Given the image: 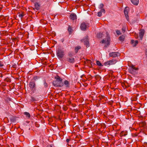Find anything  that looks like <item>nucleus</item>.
Instances as JSON below:
<instances>
[{
	"instance_id": "1",
	"label": "nucleus",
	"mask_w": 147,
	"mask_h": 147,
	"mask_svg": "<svg viewBox=\"0 0 147 147\" xmlns=\"http://www.w3.org/2000/svg\"><path fill=\"white\" fill-rule=\"evenodd\" d=\"M55 79L56 80L53 82V85L57 87H62L64 85L63 83L62 82V79L59 76H57L55 77Z\"/></svg>"
},
{
	"instance_id": "2",
	"label": "nucleus",
	"mask_w": 147,
	"mask_h": 147,
	"mask_svg": "<svg viewBox=\"0 0 147 147\" xmlns=\"http://www.w3.org/2000/svg\"><path fill=\"white\" fill-rule=\"evenodd\" d=\"M57 55L59 59L62 58L65 55L64 51L60 49H57Z\"/></svg>"
},
{
	"instance_id": "3",
	"label": "nucleus",
	"mask_w": 147,
	"mask_h": 147,
	"mask_svg": "<svg viewBox=\"0 0 147 147\" xmlns=\"http://www.w3.org/2000/svg\"><path fill=\"white\" fill-rule=\"evenodd\" d=\"M117 60L115 59H112L111 60H109L105 62L104 65L106 66H109L110 65L115 64L117 62Z\"/></svg>"
},
{
	"instance_id": "4",
	"label": "nucleus",
	"mask_w": 147,
	"mask_h": 147,
	"mask_svg": "<svg viewBox=\"0 0 147 147\" xmlns=\"http://www.w3.org/2000/svg\"><path fill=\"white\" fill-rule=\"evenodd\" d=\"M101 43H105V47H107L109 45L110 43V38L108 37L107 41L106 40H105L104 39L102 40L101 41Z\"/></svg>"
},
{
	"instance_id": "5",
	"label": "nucleus",
	"mask_w": 147,
	"mask_h": 147,
	"mask_svg": "<svg viewBox=\"0 0 147 147\" xmlns=\"http://www.w3.org/2000/svg\"><path fill=\"white\" fill-rule=\"evenodd\" d=\"M129 10V9L128 7H126L124 11L125 16L127 21H129V17L128 15Z\"/></svg>"
},
{
	"instance_id": "6",
	"label": "nucleus",
	"mask_w": 147,
	"mask_h": 147,
	"mask_svg": "<svg viewBox=\"0 0 147 147\" xmlns=\"http://www.w3.org/2000/svg\"><path fill=\"white\" fill-rule=\"evenodd\" d=\"M66 61L71 63H74L75 61V59L72 57H67Z\"/></svg>"
},
{
	"instance_id": "7",
	"label": "nucleus",
	"mask_w": 147,
	"mask_h": 147,
	"mask_svg": "<svg viewBox=\"0 0 147 147\" xmlns=\"http://www.w3.org/2000/svg\"><path fill=\"white\" fill-rule=\"evenodd\" d=\"M119 55V53L117 52H112L109 54V57H117Z\"/></svg>"
},
{
	"instance_id": "8",
	"label": "nucleus",
	"mask_w": 147,
	"mask_h": 147,
	"mask_svg": "<svg viewBox=\"0 0 147 147\" xmlns=\"http://www.w3.org/2000/svg\"><path fill=\"white\" fill-rule=\"evenodd\" d=\"M145 31L144 29H141L139 34V37L141 40H142Z\"/></svg>"
},
{
	"instance_id": "9",
	"label": "nucleus",
	"mask_w": 147,
	"mask_h": 147,
	"mask_svg": "<svg viewBox=\"0 0 147 147\" xmlns=\"http://www.w3.org/2000/svg\"><path fill=\"white\" fill-rule=\"evenodd\" d=\"M87 24H86L85 22H82L80 26L81 29L82 30H85L87 27L88 25Z\"/></svg>"
},
{
	"instance_id": "10",
	"label": "nucleus",
	"mask_w": 147,
	"mask_h": 147,
	"mask_svg": "<svg viewBox=\"0 0 147 147\" xmlns=\"http://www.w3.org/2000/svg\"><path fill=\"white\" fill-rule=\"evenodd\" d=\"M137 70V68H136L134 66L132 65L129 70L130 73L134 74L136 72V71Z\"/></svg>"
},
{
	"instance_id": "11",
	"label": "nucleus",
	"mask_w": 147,
	"mask_h": 147,
	"mask_svg": "<svg viewBox=\"0 0 147 147\" xmlns=\"http://www.w3.org/2000/svg\"><path fill=\"white\" fill-rule=\"evenodd\" d=\"M29 86L30 89L32 90L35 87L36 84L35 82L34 81L30 82L29 84Z\"/></svg>"
},
{
	"instance_id": "12",
	"label": "nucleus",
	"mask_w": 147,
	"mask_h": 147,
	"mask_svg": "<svg viewBox=\"0 0 147 147\" xmlns=\"http://www.w3.org/2000/svg\"><path fill=\"white\" fill-rule=\"evenodd\" d=\"M82 42H84V45H86L87 47L89 46V42L88 41V39L87 37L82 40Z\"/></svg>"
},
{
	"instance_id": "13",
	"label": "nucleus",
	"mask_w": 147,
	"mask_h": 147,
	"mask_svg": "<svg viewBox=\"0 0 147 147\" xmlns=\"http://www.w3.org/2000/svg\"><path fill=\"white\" fill-rule=\"evenodd\" d=\"M70 18L72 20H76L77 19V16L75 13H72L69 16Z\"/></svg>"
},
{
	"instance_id": "14",
	"label": "nucleus",
	"mask_w": 147,
	"mask_h": 147,
	"mask_svg": "<svg viewBox=\"0 0 147 147\" xmlns=\"http://www.w3.org/2000/svg\"><path fill=\"white\" fill-rule=\"evenodd\" d=\"M138 42L137 40L134 41V40H132L131 41V44L133 45L134 47L136 46L138 43Z\"/></svg>"
},
{
	"instance_id": "15",
	"label": "nucleus",
	"mask_w": 147,
	"mask_h": 147,
	"mask_svg": "<svg viewBox=\"0 0 147 147\" xmlns=\"http://www.w3.org/2000/svg\"><path fill=\"white\" fill-rule=\"evenodd\" d=\"M132 3L134 5H137L139 3V0H131Z\"/></svg>"
},
{
	"instance_id": "16",
	"label": "nucleus",
	"mask_w": 147,
	"mask_h": 147,
	"mask_svg": "<svg viewBox=\"0 0 147 147\" xmlns=\"http://www.w3.org/2000/svg\"><path fill=\"white\" fill-rule=\"evenodd\" d=\"M34 6L35 8L38 10L40 8V5L39 3H35Z\"/></svg>"
},
{
	"instance_id": "17",
	"label": "nucleus",
	"mask_w": 147,
	"mask_h": 147,
	"mask_svg": "<svg viewBox=\"0 0 147 147\" xmlns=\"http://www.w3.org/2000/svg\"><path fill=\"white\" fill-rule=\"evenodd\" d=\"M125 38V36L123 35H122L119 37V39L121 41H123L124 40Z\"/></svg>"
},
{
	"instance_id": "18",
	"label": "nucleus",
	"mask_w": 147,
	"mask_h": 147,
	"mask_svg": "<svg viewBox=\"0 0 147 147\" xmlns=\"http://www.w3.org/2000/svg\"><path fill=\"white\" fill-rule=\"evenodd\" d=\"M24 114L25 115H26L27 117L28 118H30V115L29 113L27 112H25Z\"/></svg>"
},
{
	"instance_id": "19",
	"label": "nucleus",
	"mask_w": 147,
	"mask_h": 147,
	"mask_svg": "<svg viewBox=\"0 0 147 147\" xmlns=\"http://www.w3.org/2000/svg\"><path fill=\"white\" fill-rule=\"evenodd\" d=\"M81 49V47L80 46H78L76 47L75 49V51L76 53H77L78 50Z\"/></svg>"
},
{
	"instance_id": "20",
	"label": "nucleus",
	"mask_w": 147,
	"mask_h": 147,
	"mask_svg": "<svg viewBox=\"0 0 147 147\" xmlns=\"http://www.w3.org/2000/svg\"><path fill=\"white\" fill-rule=\"evenodd\" d=\"M64 84L66 86V87H68L69 86V82L67 80H65L64 82Z\"/></svg>"
},
{
	"instance_id": "21",
	"label": "nucleus",
	"mask_w": 147,
	"mask_h": 147,
	"mask_svg": "<svg viewBox=\"0 0 147 147\" xmlns=\"http://www.w3.org/2000/svg\"><path fill=\"white\" fill-rule=\"evenodd\" d=\"M73 53L71 52H69L68 54V57H72L73 56Z\"/></svg>"
},
{
	"instance_id": "22",
	"label": "nucleus",
	"mask_w": 147,
	"mask_h": 147,
	"mask_svg": "<svg viewBox=\"0 0 147 147\" xmlns=\"http://www.w3.org/2000/svg\"><path fill=\"white\" fill-rule=\"evenodd\" d=\"M96 63L97 65L99 66L102 67L103 66L101 63L98 61H96Z\"/></svg>"
},
{
	"instance_id": "23",
	"label": "nucleus",
	"mask_w": 147,
	"mask_h": 147,
	"mask_svg": "<svg viewBox=\"0 0 147 147\" xmlns=\"http://www.w3.org/2000/svg\"><path fill=\"white\" fill-rule=\"evenodd\" d=\"M68 30L69 34H70L72 31V29L70 26H69Z\"/></svg>"
},
{
	"instance_id": "24",
	"label": "nucleus",
	"mask_w": 147,
	"mask_h": 147,
	"mask_svg": "<svg viewBox=\"0 0 147 147\" xmlns=\"http://www.w3.org/2000/svg\"><path fill=\"white\" fill-rule=\"evenodd\" d=\"M44 86L45 88H47L48 86V84L46 82V81L44 80Z\"/></svg>"
},
{
	"instance_id": "25",
	"label": "nucleus",
	"mask_w": 147,
	"mask_h": 147,
	"mask_svg": "<svg viewBox=\"0 0 147 147\" xmlns=\"http://www.w3.org/2000/svg\"><path fill=\"white\" fill-rule=\"evenodd\" d=\"M116 33L117 35L118 36H119V35H120L121 34L120 31L118 30H117L116 31Z\"/></svg>"
},
{
	"instance_id": "26",
	"label": "nucleus",
	"mask_w": 147,
	"mask_h": 147,
	"mask_svg": "<svg viewBox=\"0 0 147 147\" xmlns=\"http://www.w3.org/2000/svg\"><path fill=\"white\" fill-rule=\"evenodd\" d=\"M40 78V77L39 76H35L34 78V79L35 81H36L37 80L39 79Z\"/></svg>"
},
{
	"instance_id": "27",
	"label": "nucleus",
	"mask_w": 147,
	"mask_h": 147,
	"mask_svg": "<svg viewBox=\"0 0 147 147\" xmlns=\"http://www.w3.org/2000/svg\"><path fill=\"white\" fill-rule=\"evenodd\" d=\"M103 6H104V5L103 4H102V3L100 4V5L99 6V9H102L103 8Z\"/></svg>"
},
{
	"instance_id": "28",
	"label": "nucleus",
	"mask_w": 147,
	"mask_h": 147,
	"mask_svg": "<svg viewBox=\"0 0 147 147\" xmlns=\"http://www.w3.org/2000/svg\"><path fill=\"white\" fill-rule=\"evenodd\" d=\"M31 100L32 101H34L36 100V99L35 97L31 96Z\"/></svg>"
},
{
	"instance_id": "29",
	"label": "nucleus",
	"mask_w": 147,
	"mask_h": 147,
	"mask_svg": "<svg viewBox=\"0 0 147 147\" xmlns=\"http://www.w3.org/2000/svg\"><path fill=\"white\" fill-rule=\"evenodd\" d=\"M97 37L99 38L101 37L102 34H101L100 33L98 34L97 35Z\"/></svg>"
},
{
	"instance_id": "30",
	"label": "nucleus",
	"mask_w": 147,
	"mask_h": 147,
	"mask_svg": "<svg viewBox=\"0 0 147 147\" xmlns=\"http://www.w3.org/2000/svg\"><path fill=\"white\" fill-rule=\"evenodd\" d=\"M98 16L99 17H101L102 16V13L100 11L98 12Z\"/></svg>"
},
{
	"instance_id": "31",
	"label": "nucleus",
	"mask_w": 147,
	"mask_h": 147,
	"mask_svg": "<svg viewBox=\"0 0 147 147\" xmlns=\"http://www.w3.org/2000/svg\"><path fill=\"white\" fill-rule=\"evenodd\" d=\"M18 16L22 18L24 16V14L22 13H21L19 14Z\"/></svg>"
},
{
	"instance_id": "32",
	"label": "nucleus",
	"mask_w": 147,
	"mask_h": 147,
	"mask_svg": "<svg viewBox=\"0 0 147 147\" xmlns=\"http://www.w3.org/2000/svg\"><path fill=\"white\" fill-rule=\"evenodd\" d=\"M100 12H101V13H105V10L104 9H102L100 10Z\"/></svg>"
},
{
	"instance_id": "33",
	"label": "nucleus",
	"mask_w": 147,
	"mask_h": 147,
	"mask_svg": "<svg viewBox=\"0 0 147 147\" xmlns=\"http://www.w3.org/2000/svg\"><path fill=\"white\" fill-rule=\"evenodd\" d=\"M122 30L123 33H124L125 31V28L123 27L122 28Z\"/></svg>"
},
{
	"instance_id": "34",
	"label": "nucleus",
	"mask_w": 147,
	"mask_h": 147,
	"mask_svg": "<svg viewBox=\"0 0 147 147\" xmlns=\"http://www.w3.org/2000/svg\"><path fill=\"white\" fill-rule=\"evenodd\" d=\"M3 66V62H1V61H0V67H2Z\"/></svg>"
},
{
	"instance_id": "35",
	"label": "nucleus",
	"mask_w": 147,
	"mask_h": 147,
	"mask_svg": "<svg viewBox=\"0 0 147 147\" xmlns=\"http://www.w3.org/2000/svg\"><path fill=\"white\" fill-rule=\"evenodd\" d=\"M69 141H70V140L68 139H67L66 140V142L67 143H68L69 142Z\"/></svg>"
},
{
	"instance_id": "36",
	"label": "nucleus",
	"mask_w": 147,
	"mask_h": 147,
	"mask_svg": "<svg viewBox=\"0 0 147 147\" xmlns=\"http://www.w3.org/2000/svg\"><path fill=\"white\" fill-rule=\"evenodd\" d=\"M10 146L11 147H13V146H14V145H13V144L12 143H11L10 144Z\"/></svg>"
},
{
	"instance_id": "37",
	"label": "nucleus",
	"mask_w": 147,
	"mask_h": 147,
	"mask_svg": "<svg viewBox=\"0 0 147 147\" xmlns=\"http://www.w3.org/2000/svg\"><path fill=\"white\" fill-rule=\"evenodd\" d=\"M104 98V97H103V96H100V100H101V99H102Z\"/></svg>"
},
{
	"instance_id": "38",
	"label": "nucleus",
	"mask_w": 147,
	"mask_h": 147,
	"mask_svg": "<svg viewBox=\"0 0 147 147\" xmlns=\"http://www.w3.org/2000/svg\"><path fill=\"white\" fill-rule=\"evenodd\" d=\"M145 54L146 57H147V50H146V51L145 52Z\"/></svg>"
},
{
	"instance_id": "39",
	"label": "nucleus",
	"mask_w": 147,
	"mask_h": 147,
	"mask_svg": "<svg viewBox=\"0 0 147 147\" xmlns=\"http://www.w3.org/2000/svg\"><path fill=\"white\" fill-rule=\"evenodd\" d=\"M87 61H88V63H90L91 62V61L90 60H88Z\"/></svg>"
},
{
	"instance_id": "40",
	"label": "nucleus",
	"mask_w": 147,
	"mask_h": 147,
	"mask_svg": "<svg viewBox=\"0 0 147 147\" xmlns=\"http://www.w3.org/2000/svg\"><path fill=\"white\" fill-rule=\"evenodd\" d=\"M11 121L12 122H14L15 121V119H11Z\"/></svg>"
},
{
	"instance_id": "41",
	"label": "nucleus",
	"mask_w": 147,
	"mask_h": 147,
	"mask_svg": "<svg viewBox=\"0 0 147 147\" xmlns=\"http://www.w3.org/2000/svg\"><path fill=\"white\" fill-rule=\"evenodd\" d=\"M12 0H10V3H12L13 1H12ZM11 4H12V3H11Z\"/></svg>"
},
{
	"instance_id": "42",
	"label": "nucleus",
	"mask_w": 147,
	"mask_h": 147,
	"mask_svg": "<svg viewBox=\"0 0 147 147\" xmlns=\"http://www.w3.org/2000/svg\"><path fill=\"white\" fill-rule=\"evenodd\" d=\"M13 66V67H14V66H15L16 65V64H15V63H14V64H13L12 65Z\"/></svg>"
},
{
	"instance_id": "43",
	"label": "nucleus",
	"mask_w": 147,
	"mask_h": 147,
	"mask_svg": "<svg viewBox=\"0 0 147 147\" xmlns=\"http://www.w3.org/2000/svg\"><path fill=\"white\" fill-rule=\"evenodd\" d=\"M11 50L10 49V51H10V52L11 51ZM12 53V52H11V53H10V55L11 53Z\"/></svg>"
},
{
	"instance_id": "44",
	"label": "nucleus",
	"mask_w": 147,
	"mask_h": 147,
	"mask_svg": "<svg viewBox=\"0 0 147 147\" xmlns=\"http://www.w3.org/2000/svg\"><path fill=\"white\" fill-rule=\"evenodd\" d=\"M13 56V54L12 56H11V58H12Z\"/></svg>"
},
{
	"instance_id": "45",
	"label": "nucleus",
	"mask_w": 147,
	"mask_h": 147,
	"mask_svg": "<svg viewBox=\"0 0 147 147\" xmlns=\"http://www.w3.org/2000/svg\"><path fill=\"white\" fill-rule=\"evenodd\" d=\"M126 135V134H124V136H125Z\"/></svg>"
}]
</instances>
